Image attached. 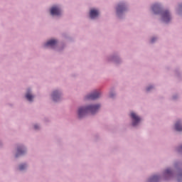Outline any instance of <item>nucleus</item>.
<instances>
[{
	"mask_svg": "<svg viewBox=\"0 0 182 182\" xmlns=\"http://www.w3.org/2000/svg\"><path fill=\"white\" fill-rule=\"evenodd\" d=\"M100 109V105H90L88 107H82L78 109V117L80 119L87 114H95Z\"/></svg>",
	"mask_w": 182,
	"mask_h": 182,
	"instance_id": "1",
	"label": "nucleus"
},
{
	"mask_svg": "<svg viewBox=\"0 0 182 182\" xmlns=\"http://www.w3.org/2000/svg\"><path fill=\"white\" fill-rule=\"evenodd\" d=\"M131 117L132 119V126H137L139 123L140 122V118L136 113L132 112L131 113Z\"/></svg>",
	"mask_w": 182,
	"mask_h": 182,
	"instance_id": "2",
	"label": "nucleus"
},
{
	"mask_svg": "<svg viewBox=\"0 0 182 182\" xmlns=\"http://www.w3.org/2000/svg\"><path fill=\"white\" fill-rule=\"evenodd\" d=\"M99 97H100V92L99 91H95L87 96V99L89 100H96V99H99Z\"/></svg>",
	"mask_w": 182,
	"mask_h": 182,
	"instance_id": "3",
	"label": "nucleus"
},
{
	"mask_svg": "<svg viewBox=\"0 0 182 182\" xmlns=\"http://www.w3.org/2000/svg\"><path fill=\"white\" fill-rule=\"evenodd\" d=\"M161 16L164 22H169L171 17L170 16V12L168 11H164L161 13Z\"/></svg>",
	"mask_w": 182,
	"mask_h": 182,
	"instance_id": "4",
	"label": "nucleus"
},
{
	"mask_svg": "<svg viewBox=\"0 0 182 182\" xmlns=\"http://www.w3.org/2000/svg\"><path fill=\"white\" fill-rule=\"evenodd\" d=\"M60 9H59V7L58 6H53L50 9V14L53 16H59V15H60Z\"/></svg>",
	"mask_w": 182,
	"mask_h": 182,
	"instance_id": "5",
	"label": "nucleus"
},
{
	"mask_svg": "<svg viewBox=\"0 0 182 182\" xmlns=\"http://www.w3.org/2000/svg\"><path fill=\"white\" fill-rule=\"evenodd\" d=\"M90 16L91 19H95L97 16H99V11L96 9H91L90 11Z\"/></svg>",
	"mask_w": 182,
	"mask_h": 182,
	"instance_id": "6",
	"label": "nucleus"
},
{
	"mask_svg": "<svg viewBox=\"0 0 182 182\" xmlns=\"http://www.w3.org/2000/svg\"><path fill=\"white\" fill-rule=\"evenodd\" d=\"M124 11H126V6H124V4H118L117 7V14L119 15V14H122V12H124Z\"/></svg>",
	"mask_w": 182,
	"mask_h": 182,
	"instance_id": "7",
	"label": "nucleus"
},
{
	"mask_svg": "<svg viewBox=\"0 0 182 182\" xmlns=\"http://www.w3.org/2000/svg\"><path fill=\"white\" fill-rule=\"evenodd\" d=\"M152 10L154 14H159L160 12H161V7H160L159 4H156L152 6Z\"/></svg>",
	"mask_w": 182,
	"mask_h": 182,
	"instance_id": "8",
	"label": "nucleus"
},
{
	"mask_svg": "<svg viewBox=\"0 0 182 182\" xmlns=\"http://www.w3.org/2000/svg\"><path fill=\"white\" fill-rule=\"evenodd\" d=\"M56 43H58L56 40H50L45 44V46H50V48H53L54 46H56Z\"/></svg>",
	"mask_w": 182,
	"mask_h": 182,
	"instance_id": "9",
	"label": "nucleus"
},
{
	"mask_svg": "<svg viewBox=\"0 0 182 182\" xmlns=\"http://www.w3.org/2000/svg\"><path fill=\"white\" fill-rule=\"evenodd\" d=\"M52 97L54 102H58V100H59V97H60V93L58 91H54L53 92Z\"/></svg>",
	"mask_w": 182,
	"mask_h": 182,
	"instance_id": "10",
	"label": "nucleus"
},
{
	"mask_svg": "<svg viewBox=\"0 0 182 182\" xmlns=\"http://www.w3.org/2000/svg\"><path fill=\"white\" fill-rule=\"evenodd\" d=\"M175 129L177 132H182V125L180 122H176L175 124Z\"/></svg>",
	"mask_w": 182,
	"mask_h": 182,
	"instance_id": "11",
	"label": "nucleus"
},
{
	"mask_svg": "<svg viewBox=\"0 0 182 182\" xmlns=\"http://www.w3.org/2000/svg\"><path fill=\"white\" fill-rule=\"evenodd\" d=\"M23 153H25V150L22 151V148L18 147L17 149V154H16V157H18L19 156H21V154H23Z\"/></svg>",
	"mask_w": 182,
	"mask_h": 182,
	"instance_id": "12",
	"label": "nucleus"
},
{
	"mask_svg": "<svg viewBox=\"0 0 182 182\" xmlns=\"http://www.w3.org/2000/svg\"><path fill=\"white\" fill-rule=\"evenodd\" d=\"M26 97L27 100H29V102H32V99H33V95L29 92H27L26 95Z\"/></svg>",
	"mask_w": 182,
	"mask_h": 182,
	"instance_id": "13",
	"label": "nucleus"
},
{
	"mask_svg": "<svg viewBox=\"0 0 182 182\" xmlns=\"http://www.w3.org/2000/svg\"><path fill=\"white\" fill-rule=\"evenodd\" d=\"M165 175L166 176H171V170L170 168H168L165 171Z\"/></svg>",
	"mask_w": 182,
	"mask_h": 182,
	"instance_id": "14",
	"label": "nucleus"
},
{
	"mask_svg": "<svg viewBox=\"0 0 182 182\" xmlns=\"http://www.w3.org/2000/svg\"><path fill=\"white\" fill-rule=\"evenodd\" d=\"M154 180H159V176H154L150 178V181H154Z\"/></svg>",
	"mask_w": 182,
	"mask_h": 182,
	"instance_id": "15",
	"label": "nucleus"
},
{
	"mask_svg": "<svg viewBox=\"0 0 182 182\" xmlns=\"http://www.w3.org/2000/svg\"><path fill=\"white\" fill-rule=\"evenodd\" d=\"M25 168H26V165L25 164L20 165L19 170H25Z\"/></svg>",
	"mask_w": 182,
	"mask_h": 182,
	"instance_id": "16",
	"label": "nucleus"
},
{
	"mask_svg": "<svg viewBox=\"0 0 182 182\" xmlns=\"http://www.w3.org/2000/svg\"><path fill=\"white\" fill-rule=\"evenodd\" d=\"M151 89H153V86H149L148 88H146L147 92H150Z\"/></svg>",
	"mask_w": 182,
	"mask_h": 182,
	"instance_id": "17",
	"label": "nucleus"
},
{
	"mask_svg": "<svg viewBox=\"0 0 182 182\" xmlns=\"http://www.w3.org/2000/svg\"><path fill=\"white\" fill-rule=\"evenodd\" d=\"M39 128V127L38 126V125H35L34 126V129L36 130V129H38Z\"/></svg>",
	"mask_w": 182,
	"mask_h": 182,
	"instance_id": "18",
	"label": "nucleus"
},
{
	"mask_svg": "<svg viewBox=\"0 0 182 182\" xmlns=\"http://www.w3.org/2000/svg\"><path fill=\"white\" fill-rule=\"evenodd\" d=\"M182 150V146L178 148V151H181Z\"/></svg>",
	"mask_w": 182,
	"mask_h": 182,
	"instance_id": "19",
	"label": "nucleus"
},
{
	"mask_svg": "<svg viewBox=\"0 0 182 182\" xmlns=\"http://www.w3.org/2000/svg\"><path fill=\"white\" fill-rule=\"evenodd\" d=\"M154 41H156V38H153L151 39V43H153V42H154Z\"/></svg>",
	"mask_w": 182,
	"mask_h": 182,
	"instance_id": "20",
	"label": "nucleus"
},
{
	"mask_svg": "<svg viewBox=\"0 0 182 182\" xmlns=\"http://www.w3.org/2000/svg\"><path fill=\"white\" fill-rule=\"evenodd\" d=\"M109 96H110V97H113V95H112V94H110Z\"/></svg>",
	"mask_w": 182,
	"mask_h": 182,
	"instance_id": "21",
	"label": "nucleus"
}]
</instances>
